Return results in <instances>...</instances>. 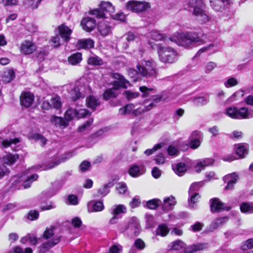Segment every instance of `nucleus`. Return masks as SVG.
Instances as JSON below:
<instances>
[{"instance_id": "nucleus-1", "label": "nucleus", "mask_w": 253, "mask_h": 253, "mask_svg": "<svg viewBox=\"0 0 253 253\" xmlns=\"http://www.w3.org/2000/svg\"><path fill=\"white\" fill-rule=\"evenodd\" d=\"M151 37L155 41L164 40L165 42L169 40L175 42L178 45L186 48H192L197 43H203L205 42V39L200 36L199 34L196 32H186L178 33L176 39L173 38H167L160 32L153 31L151 33Z\"/></svg>"}, {"instance_id": "nucleus-2", "label": "nucleus", "mask_w": 253, "mask_h": 253, "mask_svg": "<svg viewBox=\"0 0 253 253\" xmlns=\"http://www.w3.org/2000/svg\"><path fill=\"white\" fill-rule=\"evenodd\" d=\"M120 231L129 237L138 236L141 231L140 224L135 217H132L127 222L119 225Z\"/></svg>"}, {"instance_id": "nucleus-3", "label": "nucleus", "mask_w": 253, "mask_h": 253, "mask_svg": "<svg viewBox=\"0 0 253 253\" xmlns=\"http://www.w3.org/2000/svg\"><path fill=\"white\" fill-rule=\"evenodd\" d=\"M136 67L137 71L135 70H132V71L140 74L144 77L149 78L156 77L155 63L152 60H143L138 64Z\"/></svg>"}, {"instance_id": "nucleus-4", "label": "nucleus", "mask_w": 253, "mask_h": 253, "mask_svg": "<svg viewBox=\"0 0 253 253\" xmlns=\"http://www.w3.org/2000/svg\"><path fill=\"white\" fill-rule=\"evenodd\" d=\"M188 9L192 11L193 14L197 17H200L203 22L209 20V16L204 10L205 5L203 0H188Z\"/></svg>"}, {"instance_id": "nucleus-5", "label": "nucleus", "mask_w": 253, "mask_h": 253, "mask_svg": "<svg viewBox=\"0 0 253 253\" xmlns=\"http://www.w3.org/2000/svg\"><path fill=\"white\" fill-rule=\"evenodd\" d=\"M115 78H118V81L113 82V86L111 88L105 90L103 94V98L107 100L110 98L116 97L117 95V91L121 87L126 88L130 84L129 82L125 79L123 76L119 74H116Z\"/></svg>"}, {"instance_id": "nucleus-6", "label": "nucleus", "mask_w": 253, "mask_h": 253, "mask_svg": "<svg viewBox=\"0 0 253 253\" xmlns=\"http://www.w3.org/2000/svg\"><path fill=\"white\" fill-rule=\"evenodd\" d=\"M158 52L160 60L164 63H173L178 59L177 52L170 47L160 46Z\"/></svg>"}, {"instance_id": "nucleus-7", "label": "nucleus", "mask_w": 253, "mask_h": 253, "mask_svg": "<svg viewBox=\"0 0 253 253\" xmlns=\"http://www.w3.org/2000/svg\"><path fill=\"white\" fill-rule=\"evenodd\" d=\"M225 114L233 119L242 120L251 118V115L247 107L238 108L235 107H229L225 110Z\"/></svg>"}, {"instance_id": "nucleus-8", "label": "nucleus", "mask_w": 253, "mask_h": 253, "mask_svg": "<svg viewBox=\"0 0 253 253\" xmlns=\"http://www.w3.org/2000/svg\"><path fill=\"white\" fill-rule=\"evenodd\" d=\"M115 11V7L109 1H102L99 8L94 9L92 14L97 18H107V15H111Z\"/></svg>"}, {"instance_id": "nucleus-9", "label": "nucleus", "mask_w": 253, "mask_h": 253, "mask_svg": "<svg viewBox=\"0 0 253 253\" xmlns=\"http://www.w3.org/2000/svg\"><path fill=\"white\" fill-rule=\"evenodd\" d=\"M126 9L134 12H140L150 8V4L145 1L131 0L126 5Z\"/></svg>"}, {"instance_id": "nucleus-10", "label": "nucleus", "mask_w": 253, "mask_h": 253, "mask_svg": "<svg viewBox=\"0 0 253 253\" xmlns=\"http://www.w3.org/2000/svg\"><path fill=\"white\" fill-rule=\"evenodd\" d=\"M203 133L198 130L193 131L189 137V146L192 149L198 148L203 140Z\"/></svg>"}, {"instance_id": "nucleus-11", "label": "nucleus", "mask_w": 253, "mask_h": 253, "mask_svg": "<svg viewBox=\"0 0 253 253\" xmlns=\"http://www.w3.org/2000/svg\"><path fill=\"white\" fill-rule=\"evenodd\" d=\"M210 5L216 11H222L228 8L233 0H210Z\"/></svg>"}, {"instance_id": "nucleus-12", "label": "nucleus", "mask_w": 253, "mask_h": 253, "mask_svg": "<svg viewBox=\"0 0 253 253\" xmlns=\"http://www.w3.org/2000/svg\"><path fill=\"white\" fill-rule=\"evenodd\" d=\"M36 44L30 41L25 40L21 44L20 51L25 55L32 54L36 51Z\"/></svg>"}, {"instance_id": "nucleus-13", "label": "nucleus", "mask_w": 253, "mask_h": 253, "mask_svg": "<svg viewBox=\"0 0 253 253\" xmlns=\"http://www.w3.org/2000/svg\"><path fill=\"white\" fill-rule=\"evenodd\" d=\"M211 212H220L222 211H229L230 207L225 206L218 198L211 200Z\"/></svg>"}, {"instance_id": "nucleus-14", "label": "nucleus", "mask_w": 253, "mask_h": 253, "mask_svg": "<svg viewBox=\"0 0 253 253\" xmlns=\"http://www.w3.org/2000/svg\"><path fill=\"white\" fill-rule=\"evenodd\" d=\"M58 29L59 35L61 38L63 42H68L70 40V36L72 30L65 24H62L58 26Z\"/></svg>"}, {"instance_id": "nucleus-15", "label": "nucleus", "mask_w": 253, "mask_h": 253, "mask_svg": "<svg viewBox=\"0 0 253 253\" xmlns=\"http://www.w3.org/2000/svg\"><path fill=\"white\" fill-rule=\"evenodd\" d=\"M238 179V175L235 172L224 176L223 178V180L224 182L227 183V185L225 189L226 190L232 189Z\"/></svg>"}, {"instance_id": "nucleus-16", "label": "nucleus", "mask_w": 253, "mask_h": 253, "mask_svg": "<svg viewBox=\"0 0 253 253\" xmlns=\"http://www.w3.org/2000/svg\"><path fill=\"white\" fill-rule=\"evenodd\" d=\"M60 240V238L57 236H54L51 240L43 243L39 247V251L41 253H44L47 251L49 249L57 245Z\"/></svg>"}, {"instance_id": "nucleus-17", "label": "nucleus", "mask_w": 253, "mask_h": 253, "mask_svg": "<svg viewBox=\"0 0 253 253\" xmlns=\"http://www.w3.org/2000/svg\"><path fill=\"white\" fill-rule=\"evenodd\" d=\"M81 25L84 30L91 32L96 26V21L94 18L87 17L82 19Z\"/></svg>"}, {"instance_id": "nucleus-18", "label": "nucleus", "mask_w": 253, "mask_h": 253, "mask_svg": "<svg viewBox=\"0 0 253 253\" xmlns=\"http://www.w3.org/2000/svg\"><path fill=\"white\" fill-rule=\"evenodd\" d=\"M34 100V95L29 92H23L20 96L21 104L25 107H30L33 103Z\"/></svg>"}, {"instance_id": "nucleus-19", "label": "nucleus", "mask_w": 253, "mask_h": 253, "mask_svg": "<svg viewBox=\"0 0 253 253\" xmlns=\"http://www.w3.org/2000/svg\"><path fill=\"white\" fill-rule=\"evenodd\" d=\"M176 201L175 198L173 196H170L167 197L164 200V202L162 203V209L163 211L166 212L172 209L173 207L175 205Z\"/></svg>"}, {"instance_id": "nucleus-20", "label": "nucleus", "mask_w": 253, "mask_h": 253, "mask_svg": "<svg viewBox=\"0 0 253 253\" xmlns=\"http://www.w3.org/2000/svg\"><path fill=\"white\" fill-rule=\"evenodd\" d=\"M89 212H97L102 211L104 207L103 202L100 201H92L87 205Z\"/></svg>"}, {"instance_id": "nucleus-21", "label": "nucleus", "mask_w": 253, "mask_h": 253, "mask_svg": "<svg viewBox=\"0 0 253 253\" xmlns=\"http://www.w3.org/2000/svg\"><path fill=\"white\" fill-rule=\"evenodd\" d=\"M145 172L143 166L141 167L136 165L131 166L128 169L129 174L133 177H138Z\"/></svg>"}, {"instance_id": "nucleus-22", "label": "nucleus", "mask_w": 253, "mask_h": 253, "mask_svg": "<svg viewBox=\"0 0 253 253\" xmlns=\"http://www.w3.org/2000/svg\"><path fill=\"white\" fill-rule=\"evenodd\" d=\"M98 30L101 35L105 37L111 33L112 29L108 22L102 21L98 25Z\"/></svg>"}, {"instance_id": "nucleus-23", "label": "nucleus", "mask_w": 253, "mask_h": 253, "mask_svg": "<svg viewBox=\"0 0 253 253\" xmlns=\"http://www.w3.org/2000/svg\"><path fill=\"white\" fill-rule=\"evenodd\" d=\"M213 163L214 160L211 158H206L200 161L197 163L195 167L196 171L200 172L202 170L204 169L205 167L212 165Z\"/></svg>"}, {"instance_id": "nucleus-24", "label": "nucleus", "mask_w": 253, "mask_h": 253, "mask_svg": "<svg viewBox=\"0 0 253 253\" xmlns=\"http://www.w3.org/2000/svg\"><path fill=\"white\" fill-rule=\"evenodd\" d=\"M110 212L112 215L118 216L121 213H126V208L123 205H114L111 208Z\"/></svg>"}, {"instance_id": "nucleus-25", "label": "nucleus", "mask_w": 253, "mask_h": 253, "mask_svg": "<svg viewBox=\"0 0 253 253\" xmlns=\"http://www.w3.org/2000/svg\"><path fill=\"white\" fill-rule=\"evenodd\" d=\"M50 121L52 124L56 126L66 127L68 125V122L64 120L62 118L56 116H52L50 118Z\"/></svg>"}, {"instance_id": "nucleus-26", "label": "nucleus", "mask_w": 253, "mask_h": 253, "mask_svg": "<svg viewBox=\"0 0 253 253\" xmlns=\"http://www.w3.org/2000/svg\"><path fill=\"white\" fill-rule=\"evenodd\" d=\"M86 104L88 108L94 111L100 105V102L95 97L90 95L86 99Z\"/></svg>"}, {"instance_id": "nucleus-27", "label": "nucleus", "mask_w": 253, "mask_h": 253, "mask_svg": "<svg viewBox=\"0 0 253 253\" xmlns=\"http://www.w3.org/2000/svg\"><path fill=\"white\" fill-rule=\"evenodd\" d=\"M78 44L80 48H90L94 46V42L90 39L80 40L78 41Z\"/></svg>"}, {"instance_id": "nucleus-28", "label": "nucleus", "mask_w": 253, "mask_h": 253, "mask_svg": "<svg viewBox=\"0 0 253 253\" xmlns=\"http://www.w3.org/2000/svg\"><path fill=\"white\" fill-rule=\"evenodd\" d=\"M172 169L178 175H183L186 171V165L183 163H179L175 165H172Z\"/></svg>"}, {"instance_id": "nucleus-29", "label": "nucleus", "mask_w": 253, "mask_h": 253, "mask_svg": "<svg viewBox=\"0 0 253 253\" xmlns=\"http://www.w3.org/2000/svg\"><path fill=\"white\" fill-rule=\"evenodd\" d=\"M87 63L90 65L100 66L103 64V61L101 58L94 54L88 57Z\"/></svg>"}, {"instance_id": "nucleus-30", "label": "nucleus", "mask_w": 253, "mask_h": 253, "mask_svg": "<svg viewBox=\"0 0 253 253\" xmlns=\"http://www.w3.org/2000/svg\"><path fill=\"white\" fill-rule=\"evenodd\" d=\"M228 220L227 216L217 218L211 224L210 228L211 230L217 229L219 226L226 223Z\"/></svg>"}, {"instance_id": "nucleus-31", "label": "nucleus", "mask_w": 253, "mask_h": 253, "mask_svg": "<svg viewBox=\"0 0 253 253\" xmlns=\"http://www.w3.org/2000/svg\"><path fill=\"white\" fill-rule=\"evenodd\" d=\"M185 243L180 240L171 242L168 246L169 250L178 251L184 248Z\"/></svg>"}, {"instance_id": "nucleus-32", "label": "nucleus", "mask_w": 253, "mask_h": 253, "mask_svg": "<svg viewBox=\"0 0 253 253\" xmlns=\"http://www.w3.org/2000/svg\"><path fill=\"white\" fill-rule=\"evenodd\" d=\"M71 97L73 101H76L81 98H84V95L81 92V89L79 86H75L70 92Z\"/></svg>"}, {"instance_id": "nucleus-33", "label": "nucleus", "mask_w": 253, "mask_h": 253, "mask_svg": "<svg viewBox=\"0 0 253 253\" xmlns=\"http://www.w3.org/2000/svg\"><path fill=\"white\" fill-rule=\"evenodd\" d=\"M82 60V54L80 52H77L72 54L68 57V61L69 63L73 65H75L79 63Z\"/></svg>"}, {"instance_id": "nucleus-34", "label": "nucleus", "mask_w": 253, "mask_h": 253, "mask_svg": "<svg viewBox=\"0 0 253 253\" xmlns=\"http://www.w3.org/2000/svg\"><path fill=\"white\" fill-rule=\"evenodd\" d=\"M19 158L18 154H8L3 158V162L7 165H12Z\"/></svg>"}, {"instance_id": "nucleus-35", "label": "nucleus", "mask_w": 253, "mask_h": 253, "mask_svg": "<svg viewBox=\"0 0 253 253\" xmlns=\"http://www.w3.org/2000/svg\"><path fill=\"white\" fill-rule=\"evenodd\" d=\"M113 186L112 182H109L104 184L102 187L98 189V196L105 197L109 192V188Z\"/></svg>"}, {"instance_id": "nucleus-36", "label": "nucleus", "mask_w": 253, "mask_h": 253, "mask_svg": "<svg viewBox=\"0 0 253 253\" xmlns=\"http://www.w3.org/2000/svg\"><path fill=\"white\" fill-rule=\"evenodd\" d=\"M162 99V96L161 95L154 96L152 97V101L147 106H145L144 109H142L143 111H147L151 110L153 107L155 106L157 104L159 103Z\"/></svg>"}, {"instance_id": "nucleus-37", "label": "nucleus", "mask_w": 253, "mask_h": 253, "mask_svg": "<svg viewBox=\"0 0 253 253\" xmlns=\"http://www.w3.org/2000/svg\"><path fill=\"white\" fill-rule=\"evenodd\" d=\"M15 77V73L13 70L9 69L3 73L2 80L4 83H9Z\"/></svg>"}, {"instance_id": "nucleus-38", "label": "nucleus", "mask_w": 253, "mask_h": 253, "mask_svg": "<svg viewBox=\"0 0 253 253\" xmlns=\"http://www.w3.org/2000/svg\"><path fill=\"white\" fill-rule=\"evenodd\" d=\"M209 99L204 96H199L192 100L193 104L196 106H201L206 105L209 102Z\"/></svg>"}, {"instance_id": "nucleus-39", "label": "nucleus", "mask_w": 253, "mask_h": 253, "mask_svg": "<svg viewBox=\"0 0 253 253\" xmlns=\"http://www.w3.org/2000/svg\"><path fill=\"white\" fill-rule=\"evenodd\" d=\"M241 212L246 213H253V203H243L240 205Z\"/></svg>"}, {"instance_id": "nucleus-40", "label": "nucleus", "mask_w": 253, "mask_h": 253, "mask_svg": "<svg viewBox=\"0 0 253 253\" xmlns=\"http://www.w3.org/2000/svg\"><path fill=\"white\" fill-rule=\"evenodd\" d=\"M42 0H23L24 5L31 8L32 9H36Z\"/></svg>"}, {"instance_id": "nucleus-41", "label": "nucleus", "mask_w": 253, "mask_h": 253, "mask_svg": "<svg viewBox=\"0 0 253 253\" xmlns=\"http://www.w3.org/2000/svg\"><path fill=\"white\" fill-rule=\"evenodd\" d=\"M236 152L239 158H243L248 154V149L244 145L239 144L236 148Z\"/></svg>"}, {"instance_id": "nucleus-42", "label": "nucleus", "mask_w": 253, "mask_h": 253, "mask_svg": "<svg viewBox=\"0 0 253 253\" xmlns=\"http://www.w3.org/2000/svg\"><path fill=\"white\" fill-rule=\"evenodd\" d=\"M162 204V201L158 199L150 200L146 202V207L150 209L154 210Z\"/></svg>"}, {"instance_id": "nucleus-43", "label": "nucleus", "mask_w": 253, "mask_h": 253, "mask_svg": "<svg viewBox=\"0 0 253 253\" xmlns=\"http://www.w3.org/2000/svg\"><path fill=\"white\" fill-rule=\"evenodd\" d=\"M77 110L71 108L65 112V118L68 121H70L75 118H77Z\"/></svg>"}, {"instance_id": "nucleus-44", "label": "nucleus", "mask_w": 253, "mask_h": 253, "mask_svg": "<svg viewBox=\"0 0 253 253\" xmlns=\"http://www.w3.org/2000/svg\"><path fill=\"white\" fill-rule=\"evenodd\" d=\"M61 163L60 160H56L54 161L53 162H50L45 166H39V168H37V169H40L41 170H46L50 169H51L59 165Z\"/></svg>"}, {"instance_id": "nucleus-45", "label": "nucleus", "mask_w": 253, "mask_h": 253, "mask_svg": "<svg viewBox=\"0 0 253 253\" xmlns=\"http://www.w3.org/2000/svg\"><path fill=\"white\" fill-rule=\"evenodd\" d=\"M169 232V228L167 226L164 224L160 225L156 229L157 234L163 237L166 236Z\"/></svg>"}, {"instance_id": "nucleus-46", "label": "nucleus", "mask_w": 253, "mask_h": 253, "mask_svg": "<svg viewBox=\"0 0 253 253\" xmlns=\"http://www.w3.org/2000/svg\"><path fill=\"white\" fill-rule=\"evenodd\" d=\"M38 175L34 174L29 176L23 183V187L25 189L31 187L32 182L36 180L38 178Z\"/></svg>"}, {"instance_id": "nucleus-47", "label": "nucleus", "mask_w": 253, "mask_h": 253, "mask_svg": "<svg viewBox=\"0 0 253 253\" xmlns=\"http://www.w3.org/2000/svg\"><path fill=\"white\" fill-rule=\"evenodd\" d=\"M134 106L132 104H129L120 109L119 113L121 115H126L131 113L134 110Z\"/></svg>"}, {"instance_id": "nucleus-48", "label": "nucleus", "mask_w": 253, "mask_h": 253, "mask_svg": "<svg viewBox=\"0 0 253 253\" xmlns=\"http://www.w3.org/2000/svg\"><path fill=\"white\" fill-rule=\"evenodd\" d=\"M189 196L190 197V199L188 200L189 205L191 208H193L194 204L197 202L200 196L199 193L196 192H192L191 194L189 195Z\"/></svg>"}, {"instance_id": "nucleus-49", "label": "nucleus", "mask_w": 253, "mask_h": 253, "mask_svg": "<svg viewBox=\"0 0 253 253\" xmlns=\"http://www.w3.org/2000/svg\"><path fill=\"white\" fill-rule=\"evenodd\" d=\"M50 103L51 107H53V108L57 109L60 108L61 106L60 98L59 96H56L51 98L50 100Z\"/></svg>"}, {"instance_id": "nucleus-50", "label": "nucleus", "mask_w": 253, "mask_h": 253, "mask_svg": "<svg viewBox=\"0 0 253 253\" xmlns=\"http://www.w3.org/2000/svg\"><path fill=\"white\" fill-rule=\"evenodd\" d=\"M60 37L59 35H57L56 36L52 37L50 41L52 43V45L54 47H58L60 46V45L64 43L62 41V39H60Z\"/></svg>"}, {"instance_id": "nucleus-51", "label": "nucleus", "mask_w": 253, "mask_h": 253, "mask_svg": "<svg viewBox=\"0 0 253 253\" xmlns=\"http://www.w3.org/2000/svg\"><path fill=\"white\" fill-rule=\"evenodd\" d=\"M19 142V139L17 138H15L13 139H4L2 141V144L5 148L10 146L12 144H16Z\"/></svg>"}, {"instance_id": "nucleus-52", "label": "nucleus", "mask_w": 253, "mask_h": 253, "mask_svg": "<svg viewBox=\"0 0 253 253\" xmlns=\"http://www.w3.org/2000/svg\"><path fill=\"white\" fill-rule=\"evenodd\" d=\"M244 95V92L242 90H238L235 92L229 98V101L230 102H233L237 100L239 97H242Z\"/></svg>"}, {"instance_id": "nucleus-53", "label": "nucleus", "mask_w": 253, "mask_h": 253, "mask_svg": "<svg viewBox=\"0 0 253 253\" xmlns=\"http://www.w3.org/2000/svg\"><path fill=\"white\" fill-rule=\"evenodd\" d=\"M54 227H50V228H47L45 230L43 234V237L45 239H48L52 237L54 235Z\"/></svg>"}, {"instance_id": "nucleus-54", "label": "nucleus", "mask_w": 253, "mask_h": 253, "mask_svg": "<svg viewBox=\"0 0 253 253\" xmlns=\"http://www.w3.org/2000/svg\"><path fill=\"white\" fill-rule=\"evenodd\" d=\"M93 121V120L92 118H89L85 123L79 127L78 131L79 132H83L87 130L90 125L92 124Z\"/></svg>"}, {"instance_id": "nucleus-55", "label": "nucleus", "mask_w": 253, "mask_h": 253, "mask_svg": "<svg viewBox=\"0 0 253 253\" xmlns=\"http://www.w3.org/2000/svg\"><path fill=\"white\" fill-rule=\"evenodd\" d=\"M216 67V64L213 62H209L206 63L205 67V72L207 74L210 73Z\"/></svg>"}, {"instance_id": "nucleus-56", "label": "nucleus", "mask_w": 253, "mask_h": 253, "mask_svg": "<svg viewBox=\"0 0 253 253\" xmlns=\"http://www.w3.org/2000/svg\"><path fill=\"white\" fill-rule=\"evenodd\" d=\"M134 247L139 250H143L145 248V243L141 239H137L134 243Z\"/></svg>"}, {"instance_id": "nucleus-57", "label": "nucleus", "mask_w": 253, "mask_h": 253, "mask_svg": "<svg viewBox=\"0 0 253 253\" xmlns=\"http://www.w3.org/2000/svg\"><path fill=\"white\" fill-rule=\"evenodd\" d=\"M124 94L128 100H131L137 97L139 93L137 92H132L130 90L126 91Z\"/></svg>"}, {"instance_id": "nucleus-58", "label": "nucleus", "mask_w": 253, "mask_h": 253, "mask_svg": "<svg viewBox=\"0 0 253 253\" xmlns=\"http://www.w3.org/2000/svg\"><path fill=\"white\" fill-rule=\"evenodd\" d=\"M202 186V182H194L192 183L189 190V195L192 192L194 193L195 191H197Z\"/></svg>"}, {"instance_id": "nucleus-59", "label": "nucleus", "mask_w": 253, "mask_h": 253, "mask_svg": "<svg viewBox=\"0 0 253 253\" xmlns=\"http://www.w3.org/2000/svg\"><path fill=\"white\" fill-rule=\"evenodd\" d=\"M237 80L234 78H230L224 82V85L227 87H230L238 84Z\"/></svg>"}, {"instance_id": "nucleus-60", "label": "nucleus", "mask_w": 253, "mask_h": 253, "mask_svg": "<svg viewBox=\"0 0 253 253\" xmlns=\"http://www.w3.org/2000/svg\"><path fill=\"white\" fill-rule=\"evenodd\" d=\"M56 194V192L53 191V190H48L47 191H45L43 192L41 194V196L43 197V201H44V200H46L47 199H48L53 195H54Z\"/></svg>"}, {"instance_id": "nucleus-61", "label": "nucleus", "mask_w": 253, "mask_h": 253, "mask_svg": "<svg viewBox=\"0 0 253 253\" xmlns=\"http://www.w3.org/2000/svg\"><path fill=\"white\" fill-rule=\"evenodd\" d=\"M167 152L168 154L170 156H177L179 154L178 149L172 145H170L168 147Z\"/></svg>"}, {"instance_id": "nucleus-62", "label": "nucleus", "mask_w": 253, "mask_h": 253, "mask_svg": "<svg viewBox=\"0 0 253 253\" xmlns=\"http://www.w3.org/2000/svg\"><path fill=\"white\" fill-rule=\"evenodd\" d=\"M116 188L119 193L124 194L127 190V186L125 183H119L117 185Z\"/></svg>"}, {"instance_id": "nucleus-63", "label": "nucleus", "mask_w": 253, "mask_h": 253, "mask_svg": "<svg viewBox=\"0 0 253 253\" xmlns=\"http://www.w3.org/2000/svg\"><path fill=\"white\" fill-rule=\"evenodd\" d=\"M164 145V144H162V143H158L156 145H155L153 148L152 149H147L146 150L145 152H144V153L145 154H146L147 155L149 156V155H150L151 154H152V153L156 151V150L161 148L162 147V146Z\"/></svg>"}, {"instance_id": "nucleus-64", "label": "nucleus", "mask_w": 253, "mask_h": 253, "mask_svg": "<svg viewBox=\"0 0 253 253\" xmlns=\"http://www.w3.org/2000/svg\"><path fill=\"white\" fill-rule=\"evenodd\" d=\"M204 225L199 222H196L194 224L190 226V229L193 232L200 231L202 229Z\"/></svg>"}]
</instances>
